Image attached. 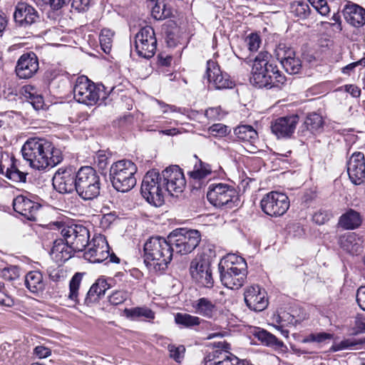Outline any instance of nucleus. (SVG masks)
Segmentation results:
<instances>
[{
  "mask_svg": "<svg viewBox=\"0 0 365 365\" xmlns=\"http://www.w3.org/2000/svg\"><path fill=\"white\" fill-rule=\"evenodd\" d=\"M110 288V285L106 280L98 278L96 282L91 287L84 299V304L86 306L98 302V301L105 295L106 290Z\"/></svg>",
  "mask_w": 365,
  "mask_h": 365,
  "instance_id": "30",
  "label": "nucleus"
},
{
  "mask_svg": "<svg viewBox=\"0 0 365 365\" xmlns=\"http://www.w3.org/2000/svg\"><path fill=\"white\" fill-rule=\"evenodd\" d=\"M86 247L83 257L88 262L101 263L108 259L110 247L105 236L94 235Z\"/></svg>",
  "mask_w": 365,
  "mask_h": 365,
  "instance_id": "16",
  "label": "nucleus"
},
{
  "mask_svg": "<svg viewBox=\"0 0 365 365\" xmlns=\"http://www.w3.org/2000/svg\"><path fill=\"white\" fill-rule=\"evenodd\" d=\"M91 4V0H72L71 7L78 12L88 11Z\"/></svg>",
  "mask_w": 365,
  "mask_h": 365,
  "instance_id": "56",
  "label": "nucleus"
},
{
  "mask_svg": "<svg viewBox=\"0 0 365 365\" xmlns=\"http://www.w3.org/2000/svg\"><path fill=\"white\" fill-rule=\"evenodd\" d=\"M195 158L198 160L194 165L193 170L188 173L192 186L195 189H200L205 185V179L213 172L211 165L198 159L195 155Z\"/></svg>",
  "mask_w": 365,
  "mask_h": 365,
  "instance_id": "25",
  "label": "nucleus"
},
{
  "mask_svg": "<svg viewBox=\"0 0 365 365\" xmlns=\"http://www.w3.org/2000/svg\"><path fill=\"white\" fill-rule=\"evenodd\" d=\"M137 170L135 163L128 160H121L113 163L109 173L113 187L122 192L130 190L136 185L135 175Z\"/></svg>",
  "mask_w": 365,
  "mask_h": 365,
  "instance_id": "5",
  "label": "nucleus"
},
{
  "mask_svg": "<svg viewBox=\"0 0 365 365\" xmlns=\"http://www.w3.org/2000/svg\"><path fill=\"white\" fill-rule=\"evenodd\" d=\"M43 4L50 6L53 10H59L63 6L68 4L71 0H38Z\"/></svg>",
  "mask_w": 365,
  "mask_h": 365,
  "instance_id": "58",
  "label": "nucleus"
},
{
  "mask_svg": "<svg viewBox=\"0 0 365 365\" xmlns=\"http://www.w3.org/2000/svg\"><path fill=\"white\" fill-rule=\"evenodd\" d=\"M13 207L15 212L27 220L35 221L37 213L41 208V205L24 195H18L13 200Z\"/></svg>",
  "mask_w": 365,
  "mask_h": 365,
  "instance_id": "24",
  "label": "nucleus"
},
{
  "mask_svg": "<svg viewBox=\"0 0 365 365\" xmlns=\"http://www.w3.org/2000/svg\"><path fill=\"white\" fill-rule=\"evenodd\" d=\"M158 59V64L163 67L170 66L173 61L171 56L164 55L163 53L159 54Z\"/></svg>",
  "mask_w": 365,
  "mask_h": 365,
  "instance_id": "63",
  "label": "nucleus"
},
{
  "mask_svg": "<svg viewBox=\"0 0 365 365\" xmlns=\"http://www.w3.org/2000/svg\"><path fill=\"white\" fill-rule=\"evenodd\" d=\"M123 314L126 318L133 321L139 319L150 321L155 317V312L147 307L125 308L123 310Z\"/></svg>",
  "mask_w": 365,
  "mask_h": 365,
  "instance_id": "33",
  "label": "nucleus"
},
{
  "mask_svg": "<svg viewBox=\"0 0 365 365\" xmlns=\"http://www.w3.org/2000/svg\"><path fill=\"white\" fill-rule=\"evenodd\" d=\"M260 206L262 210L267 215L278 217L284 215L289 209V201L285 194L272 191L262 197Z\"/></svg>",
  "mask_w": 365,
  "mask_h": 365,
  "instance_id": "12",
  "label": "nucleus"
},
{
  "mask_svg": "<svg viewBox=\"0 0 365 365\" xmlns=\"http://www.w3.org/2000/svg\"><path fill=\"white\" fill-rule=\"evenodd\" d=\"M107 91L102 84H95L87 76L77 78L73 87L74 98L81 103L93 106L102 98H106Z\"/></svg>",
  "mask_w": 365,
  "mask_h": 365,
  "instance_id": "7",
  "label": "nucleus"
},
{
  "mask_svg": "<svg viewBox=\"0 0 365 365\" xmlns=\"http://www.w3.org/2000/svg\"><path fill=\"white\" fill-rule=\"evenodd\" d=\"M141 194L148 202L155 207L164 202L165 186L163 185L160 173L156 170H149L143 177Z\"/></svg>",
  "mask_w": 365,
  "mask_h": 365,
  "instance_id": "8",
  "label": "nucleus"
},
{
  "mask_svg": "<svg viewBox=\"0 0 365 365\" xmlns=\"http://www.w3.org/2000/svg\"><path fill=\"white\" fill-rule=\"evenodd\" d=\"M334 337L332 334L327 333V332H316L311 333L304 337L302 342L304 344L310 343V342H316L318 344H321L325 342L327 340H331Z\"/></svg>",
  "mask_w": 365,
  "mask_h": 365,
  "instance_id": "45",
  "label": "nucleus"
},
{
  "mask_svg": "<svg viewBox=\"0 0 365 365\" xmlns=\"http://www.w3.org/2000/svg\"><path fill=\"white\" fill-rule=\"evenodd\" d=\"M15 22L21 27H27L36 23L38 19V11L26 2H19L14 13Z\"/></svg>",
  "mask_w": 365,
  "mask_h": 365,
  "instance_id": "23",
  "label": "nucleus"
},
{
  "mask_svg": "<svg viewBox=\"0 0 365 365\" xmlns=\"http://www.w3.org/2000/svg\"><path fill=\"white\" fill-rule=\"evenodd\" d=\"M205 117L211 121L221 120L225 115L221 107H211L205 110Z\"/></svg>",
  "mask_w": 365,
  "mask_h": 365,
  "instance_id": "48",
  "label": "nucleus"
},
{
  "mask_svg": "<svg viewBox=\"0 0 365 365\" xmlns=\"http://www.w3.org/2000/svg\"><path fill=\"white\" fill-rule=\"evenodd\" d=\"M152 16L156 20H163L170 16V11H167L165 7L161 11L159 5H155L152 9Z\"/></svg>",
  "mask_w": 365,
  "mask_h": 365,
  "instance_id": "59",
  "label": "nucleus"
},
{
  "mask_svg": "<svg viewBox=\"0 0 365 365\" xmlns=\"http://www.w3.org/2000/svg\"><path fill=\"white\" fill-rule=\"evenodd\" d=\"M83 274L81 273H76L71 278L69 284V294L68 299L75 303L78 302V289L80 287L81 282L82 280Z\"/></svg>",
  "mask_w": 365,
  "mask_h": 365,
  "instance_id": "42",
  "label": "nucleus"
},
{
  "mask_svg": "<svg viewBox=\"0 0 365 365\" xmlns=\"http://www.w3.org/2000/svg\"><path fill=\"white\" fill-rule=\"evenodd\" d=\"M347 172L351 181L355 185H360L365 178L364 154L356 152L350 157L347 163Z\"/></svg>",
  "mask_w": 365,
  "mask_h": 365,
  "instance_id": "22",
  "label": "nucleus"
},
{
  "mask_svg": "<svg viewBox=\"0 0 365 365\" xmlns=\"http://www.w3.org/2000/svg\"><path fill=\"white\" fill-rule=\"evenodd\" d=\"M324 123L322 116L317 113L308 114L304 122L306 128L312 133L321 132L323 130Z\"/></svg>",
  "mask_w": 365,
  "mask_h": 365,
  "instance_id": "37",
  "label": "nucleus"
},
{
  "mask_svg": "<svg viewBox=\"0 0 365 365\" xmlns=\"http://www.w3.org/2000/svg\"><path fill=\"white\" fill-rule=\"evenodd\" d=\"M129 294L124 290H116L109 296V302L113 305H118L123 303L128 297Z\"/></svg>",
  "mask_w": 365,
  "mask_h": 365,
  "instance_id": "49",
  "label": "nucleus"
},
{
  "mask_svg": "<svg viewBox=\"0 0 365 365\" xmlns=\"http://www.w3.org/2000/svg\"><path fill=\"white\" fill-rule=\"evenodd\" d=\"M168 239L174 248V252L187 255L192 252L199 245L201 235L197 230L180 228L170 232Z\"/></svg>",
  "mask_w": 365,
  "mask_h": 365,
  "instance_id": "10",
  "label": "nucleus"
},
{
  "mask_svg": "<svg viewBox=\"0 0 365 365\" xmlns=\"http://www.w3.org/2000/svg\"><path fill=\"white\" fill-rule=\"evenodd\" d=\"M113 36V32L110 29H103L101 30L99 41L102 49L106 53H108L111 49Z\"/></svg>",
  "mask_w": 365,
  "mask_h": 365,
  "instance_id": "44",
  "label": "nucleus"
},
{
  "mask_svg": "<svg viewBox=\"0 0 365 365\" xmlns=\"http://www.w3.org/2000/svg\"><path fill=\"white\" fill-rule=\"evenodd\" d=\"M173 252L168 237H151L144 245L145 262L155 269L165 270L172 260Z\"/></svg>",
  "mask_w": 365,
  "mask_h": 365,
  "instance_id": "4",
  "label": "nucleus"
},
{
  "mask_svg": "<svg viewBox=\"0 0 365 365\" xmlns=\"http://www.w3.org/2000/svg\"><path fill=\"white\" fill-rule=\"evenodd\" d=\"M61 235L75 252L84 250L89 243L90 232L82 225H72L61 230Z\"/></svg>",
  "mask_w": 365,
  "mask_h": 365,
  "instance_id": "14",
  "label": "nucleus"
},
{
  "mask_svg": "<svg viewBox=\"0 0 365 365\" xmlns=\"http://www.w3.org/2000/svg\"><path fill=\"white\" fill-rule=\"evenodd\" d=\"M14 304L13 299L7 295L3 290L0 292V305L11 307Z\"/></svg>",
  "mask_w": 365,
  "mask_h": 365,
  "instance_id": "64",
  "label": "nucleus"
},
{
  "mask_svg": "<svg viewBox=\"0 0 365 365\" xmlns=\"http://www.w3.org/2000/svg\"><path fill=\"white\" fill-rule=\"evenodd\" d=\"M21 152L24 158L31 168L44 170L53 168L63 160L62 152L45 138H31L24 144Z\"/></svg>",
  "mask_w": 365,
  "mask_h": 365,
  "instance_id": "1",
  "label": "nucleus"
},
{
  "mask_svg": "<svg viewBox=\"0 0 365 365\" xmlns=\"http://www.w3.org/2000/svg\"><path fill=\"white\" fill-rule=\"evenodd\" d=\"M267 294L259 286H251L245 292V302L247 306L255 312H262L268 305Z\"/></svg>",
  "mask_w": 365,
  "mask_h": 365,
  "instance_id": "20",
  "label": "nucleus"
},
{
  "mask_svg": "<svg viewBox=\"0 0 365 365\" xmlns=\"http://www.w3.org/2000/svg\"><path fill=\"white\" fill-rule=\"evenodd\" d=\"M255 337L258 339L264 345L275 348H282L284 343L279 340L274 334L266 330L260 329L255 333Z\"/></svg>",
  "mask_w": 365,
  "mask_h": 365,
  "instance_id": "38",
  "label": "nucleus"
},
{
  "mask_svg": "<svg viewBox=\"0 0 365 365\" xmlns=\"http://www.w3.org/2000/svg\"><path fill=\"white\" fill-rule=\"evenodd\" d=\"M168 348L170 352V356L175 361L180 362L183 358V354L185 351L184 346L180 345L176 346L175 345H169Z\"/></svg>",
  "mask_w": 365,
  "mask_h": 365,
  "instance_id": "52",
  "label": "nucleus"
},
{
  "mask_svg": "<svg viewBox=\"0 0 365 365\" xmlns=\"http://www.w3.org/2000/svg\"><path fill=\"white\" fill-rule=\"evenodd\" d=\"M234 132L237 138L242 141L253 142L257 138V133L251 125H239Z\"/></svg>",
  "mask_w": 365,
  "mask_h": 365,
  "instance_id": "39",
  "label": "nucleus"
},
{
  "mask_svg": "<svg viewBox=\"0 0 365 365\" xmlns=\"http://www.w3.org/2000/svg\"><path fill=\"white\" fill-rule=\"evenodd\" d=\"M77 171L72 167L61 168L55 173L52 184L60 193H71L76 191Z\"/></svg>",
  "mask_w": 365,
  "mask_h": 365,
  "instance_id": "17",
  "label": "nucleus"
},
{
  "mask_svg": "<svg viewBox=\"0 0 365 365\" xmlns=\"http://www.w3.org/2000/svg\"><path fill=\"white\" fill-rule=\"evenodd\" d=\"M214 363L217 365H240V360L236 356L232 354L224 361H220Z\"/></svg>",
  "mask_w": 365,
  "mask_h": 365,
  "instance_id": "62",
  "label": "nucleus"
},
{
  "mask_svg": "<svg viewBox=\"0 0 365 365\" xmlns=\"http://www.w3.org/2000/svg\"><path fill=\"white\" fill-rule=\"evenodd\" d=\"M76 192L83 200H92L99 196L101 182L96 170L91 166H82L77 170Z\"/></svg>",
  "mask_w": 365,
  "mask_h": 365,
  "instance_id": "6",
  "label": "nucleus"
},
{
  "mask_svg": "<svg viewBox=\"0 0 365 365\" xmlns=\"http://www.w3.org/2000/svg\"><path fill=\"white\" fill-rule=\"evenodd\" d=\"M25 285L33 293L43 291L44 282L43 275L38 271H31L25 276Z\"/></svg>",
  "mask_w": 365,
  "mask_h": 365,
  "instance_id": "34",
  "label": "nucleus"
},
{
  "mask_svg": "<svg viewBox=\"0 0 365 365\" xmlns=\"http://www.w3.org/2000/svg\"><path fill=\"white\" fill-rule=\"evenodd\" d=\"M163 185L167 192L172 195L181 193L186 185L185 178L181 168L178 165H170L160 173Z\"/></svg>",
  "mask_w": 365,
  "mask_h": 365,
  "instance_id": "15",
  "label": "nucleus"
},
{
  "mask_svg": "<svg viewBox=\"0 0 365 365\" xmlns=\"http://www.w3.org/2000/svg\"><path fill=\"white\" fill-rule=\"evenodd\" d=\"M208 130L212 135L222 137L228 133V127L222 123H215L211 125Z\"/></svg>",
  "mask_w": 365,
  "mask_h": 365,
  "instance_id": "55",
  "label": "nucleus"
},
{
  "mask_svg": "<svg viewBox=\"0 0 365 365\" xmlns=\"http://www.w3.org/2000/svg\"><path fill=\"white\" fill-rule=\"evenodd\" d=\"M201 321L200 317L186 313H177L175 316V323L185 327H192L200 325Z\"/></svg>",
  "mask_w": 365,
  "mask_h": 365,
  "instance_id": "40",
  "label": "nucleus"
},
{
  "mask_svg": "<svg viewBox=\"0 0 365 365\" xmlns=\"http://www.w3.org/2000/svg\"><path fill=\"white\" fill-rule=\"evenodd\" d=\"M299 123L297 115L280 117L274 120L271 125L272 132L278 138H290Z\"/></svg>",
  "mask_w": 365,
  "mask_h": 365,
  "instance_id": "19",
  "label": "nucleus"
},
{
  "mask_svg": "<svg viewBox=\"0 0 365 365\" xmlns=\"http://www.w3.org/2000/svg\"><path fill=\"white\" fill-rule=\"evenodd\" d=\"M230 344L225 341H220L215 344V349L209 352L204 359L205 365H217L214 362L224 361L232 354L229 351Z\"/></svg>",
  "mask_w": 365,
  "mask_h": 365,
  "instance_id": "31",
  "label": "nucleus"
},
{
  "mask_svg": "<svg viewBox=\"0 0 365 365\" xmlns=\"http://www.w3.org/2000/svg\"><path fill=\"white\" fill-rule=\"evenodd\" d=\"M134 45L139 56L145 58L153 57L157 48V39L154 29L149 26L142 28L135 34Z\"/></svg>",
  "mask_w": 365,
  "mask_h": 365,
  "instance_id": "13",
  "label": "nucleus"
},
{
  "mask_svg": "<svg viewBox=\"0 0 365 365\" xmlns=\"http://www.w3.org/2000/svg\"><path fill=\"white\" fill-rule=\"evenodd\" d=\"M289 13L297 20H304L309 16L311 9L306 1H294L289 5Z\"/></svg>",
  "mask_w": 365,
  "mask_h": 365,
  "instance_id": "36",
  "label": "nucleus"
},
{
  "mask_svg": "<svg viewBox=\"0 0 365 365\" xmlns=\"http://www.w3.org/2000/svg\"><path fill=\"white\" fill-rule=\"evenodd\" d=\"M247 267L244 258L235 254H228L218 265L222 284L230 289L240 288L247 277Z\"/></svg>",
  "mask_w": 365,
  "mask_h": 365,
  "instance_id": "3",
  "label": "nucleus"
},
{
  "mask_svg": "<svg viewBox=\"0 0 365 365\" xmlns=\"http://www.w3.org/2000/svg\"><path fill=\"white\" fill-rule=\"evenodd\" d=\"M74 252L63 238L54 241L50 255L56 263H62L69 259Z\"/></svg>",
  "mask_w": 365,
  "mask_h": 365,
  "instance_id": "29",
  "label": "nucleus"
},
{
  "mask_svg": "<svg viewBox=\"0 0 365 365\" xmlns=\"http://www.w3.org/2000/svg\"><path fill=\"white\" fill-rule=\"evenodd\" d=\"M210 265L209 258L205 255H197L190 265V272L192 279L207 288H211L214 285Z\"/></svg>",
  "mask_w": 365,
  "mask_h": 365,
  "instance_id": "11",
  "label": "nucleus"
},
{
  "mask_svg": "<svg viewBox=\"0 0 365 365\" xmlns=\"http://www.w3.org/2000/svg\"><path fill=\"white\" fill-rule=\"evenodd\" d=\"M94 161L98 168L100 170L103 171L108 168L109 164V157L104 151L100 150L96 153Z\"/></svg>",
  "mask_w": 365,
  "mask_h": 365,
  "instance_id": "50",
  "label": "nucleus"
},
{
  "mask_svg": "<svg viewBox=\"0 0 365 365\" xmlns=\"http://www.w3.org/2000/svg\"><path fill=\"white\" fill-rule=\"evenodd\" d=\"M248 48L250 51H257L259 48L261 39L257 34H250L245 39Z\"/></svg>",
  "mask_w": 365,
  "mask_h": 365,
  "instance_id": "53",
  "label": "nucleus"
},
{
  "mask_svg": "<svg viewBox=\"0 0 365 365\" xmlns=\"http://www.w3.org/2000/svg\"><path fill=\"white\" fill-rule=\"evenodd\" d=\"M39 68L38 59L34 52L22 54L17 61L15 72L19 78H30Z\"/></svg>",
  "mask_w": 365,
  "mask_h": 365,
  "instance_id": "18",
  "label": "nucleus"
},
{
  "mask_svg": "<svg viewBox=\"0 0 365 365\" xmlns=\"http://www.w3.org/2000/svg\"><path fill=\"white\" fill-rule=\"evenodd\" d=\"M362 222L361 213L349 208L339 217L337 225L344 230H354L360 227Z\"/></svg>",
  "mask_w": 365,
  "mask_h": 365,
  "instance_id": "28",
  "label": "nucleus"
},
{
  "mask_svg": "<svg viewBox=\"0 0 365 365\" xmlns=\"http://www.w3.org/2000/svg\"><path fill=\"white\" fill-rule=\"evenodd\" d=\"M295 54L294 50L284 43H279L274 49V55L281 65L285 60L291 58Z\"/></svg>",
  "mask_w": 365,
  "mask_h": 365,
  "instance_id": "41",
  "label": "nucleus"
},
{
  "mask_svg": "<svg viewBox=\"0 0 365 365\" xmlns=\"http://www.w3.org/2000/svg\"><path fill=\"white\" fill-rule=\"evenodd\" d=\"M311 5L322 16H327L330 12L327 0H309Z\"/></svg>",
  "mask_w": 365,
  "mask_h": 365,
  "instance_id": "51",
  "label": "nucleus"
},
{
  "mask_svg": "<svg viewBox=\"0 0 365 365\" xmlns=\"http://www.w3.org/2000/svg\"><path fill=\"white\" fill-rule=\"evenodd\" d=\"M343 14L346 22L354 27L360 28L365 24V9L358 4H346Z\"/></svg>",
  "mask_w": 365,
  "mask_h": 365,
  "instance_id": "26",
  "label": "nucleus"
},
{
  "mask_svg": "<svg viewBox=\"0 0 365 365\" xmlns=\"http://www.w3.org/2000/svg\"><path fill=\"white\" fill-rule=\"evenodd\" d=\"M331 216V212L319 210L313 215L312 220L317 225H324L330 220Z\"/></svg>",
  "mask_w": 365,
  "mask_h": 365,
  "instance_id": "54",
  "label": "nucleus"
},
{
  "mask_svg": "<svg viewBox=\"0 0 365 365\" xmlns=\"http://www.w3.org/2000/svg\"><path fill=\"white\" fill-rule=\"evenodd\" d=\"M6 176L16 182H25L26 178V173L20 171L14 164L7 168Z\"/></svg>",
  "mask_w": 365,
  "mask_h": 365,
  "instance_id": "47",
  "label": "nucleus"
},
{
  "mask_svg": "<svg viewBox=\"0 0 365 365\" xmlns=\"http://www.w3.org/2000/svg\"><path fill=\"white\" fill-rule=\"evenodd\" d=\"M270 54L262 51L255 58L250 82L258 88H272L280 87L286 81L285 76L278 70L277 66L270 62Z\"/></svg>",
  "mask_w": 365,
  "mask_h": 365,
  "instance_id": "2",
  "label": "nucleus"
},
{
  "mask_svg": "<svg viewBox=\"0 0 365 365\" xmlns=\"http://www.w3.org/2000/svg\"><path fill=\"white\" fill-rule=\"evenodd\" d=\"M207 198L212 205L219 208H232L237 206L239 202L235 188L226 183L211 184Z\"/></svg>",
  "mask_w": 365,
  "mask_h": 365,
  "instance_id": "9",
  "label": "nucleus"
},
{
  "mask_svg": "<svg viewBox=\"0 0 365 365\" xmlns=\"http://www.w3.org/2000/svg\"><path fill=\"white\" fill-rule=\"evenodd\" d=\"M205 76L210 83L216 89L232 88L233 83L227 73H223L216 62L209 60L207 62Z\"/></svg>",
  "mask_w": 365,
  "mask_h": 365,
  "instance_id": "21",
  "label": "nucleus"
},
{
  "mask_svg": "<svg viewBox=\"0 0 365 365\" xmlns=\"http://www.w3.org/2000/svg\"><path fill=\"white\" fill-rule=\"evenodd\" d=\"M22 95L25 99L36 110H41L43 108L44 101L40 94L36 93V88L31 86H26L22 88Z\"/></svg>",
  "mask_w": 365,
  "mask_h": 365,
  "instance_id": "35",
  "label": "nucleus"
},
{
  "mask_svg": "<svg viewBox=\"0 0 365 365\" xmlns=\"http://www.w3.org/2000/svg\"><path fill=\"white\" fill-rule=\"evenodd\" d=\"M339 244L341 248L351 255H357L362 250L361 239L355 232L341 235Z\"/></svg>",
  "mask_w": 365,
  "mask_h": 365,
  "instance_id": "32",
  "label": "nucleus"
},
{
  "mask_svg": "<svg viewBox=\"0 0 365 365\" xmlns=\"http://www.w3.org/2000/svg\"><path fill=\"white\" fill-rule=\"evenodd\" d=\"M284 69L289 74L299 73L302 69V61L296 54L289 59L285 60L282 64Z\"/></svg>",
  "mask_w": 365,
  "mask_h": 365,
  "instance_id": "43",
  "label": "nucleus"
},
{
  "mask_svg": "<svg viewBox=\"0 0 365 365\" xmlns=\"http://www.w3.org/2000/svg\"><path fill=\"white\" fill-rule=\"evenodd\" d=\"M193 312L207 319H212L218 313L216 303L207 297H201L192 303Z\"/></svg>",
  "mask_w": 365,
  "mask_h": 365,
  "instance_id": "27",
  "label": "nucleus"
},
{
  "mask_svg": "<svg viewBox=\"0 0 365 365\" xmlns=\"http://www.w3.org/2000/svg\"><path fill=\"white\" fill-rule=\"evenodd\" d=\"M19 276V269L15 266L4 268L3 270V277L9 280L12 281L17 279Z\"/></svg>",
  "mask_w": 365,
  "mask_h": 365,
  "instance_id": "57",
  "label": "nucleus"
},
{
  "mask_svg": "<svg viewBox=\"0 0 365 365\" xmlns=\"http://www.w3.org/2000/svg\"><path fill=\"white\" fill-rule=\"evenodd\" d=\"M356 302L360 308L365 311V286L358 289L356 292Z\"/></svg>",
  "mask_w": 365,
  "mask_h": 365,
  "instance_id": "61",
  "label": "nucleus"
},
{
  "mask_svg": "<svg viewBox=\"0 0 365 365\" xmlns=\"http://www.w3.org/2000/svg\"><path fill=\"white\" fill-rule=\"evenodd\" d=\"M364 341L361 340H357L354 339H347L342 340L339 343H336L332 345L331 349L334 351H338L344 349H351L354 346L363 344Z\"/></svg>",
  "mask_w": 365,
  "mask_h": 365,
  "instance_id": "46",
  "label": "nucleus"
},
{
  "mask_svg": "<svg viewBox=\"0 0 365 365\" xmlns=\"http://www.w3.org/2000/svg\"><path fill=\"white\" fill-rule=\"evenodd\" d=\"M34 354L38 359H44L48 357L51 354V351L49 348L44 346H37L34 349Z\"/></svg>",
  "mask_w": 365,
  "mask_h": 365,
  "instance_id": "60",
  "label": "nucleus"
}]
</instances>
